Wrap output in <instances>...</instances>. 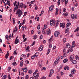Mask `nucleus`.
<instances>
[{"mask_svg": "<svg viewBox=\"0 0 79 79\" xmlns=\"http://www.w3.org/2000/svg\"><path fill=\"white\" fill-rule=\"evenodd\" d=\"M12 19H13V23H14V24H15V19L14 18H13Z\"/></svg>", "mask_w": 79, "mask_h": 79, "instance_id": "44", "label": "nucleus"}, {"mask_svg": "<svg viewBox=\"0 0 79 79\" xmlns=\"http://www.w3.org/2000/svg\"><path fill=\"white\" fill-rule=\"evenodd\" d=\"M28 73L29 74H32V71L30 70L28 71Z\"/></svg>", "mask_w": 79, "mask_h": 79, "instance_id": "43", "label": "nucleus"}, {"mask_svg": "<svg viewBox=\"0 0 79 79\" xmlns=\"http://www.w3.org/2000/svg\"><path fill=\"white\" fill-rule=\"evenodd\" d=\"M53 73H54V70L53 69H51L50 70V73L49 75V77H51V76L53 74Z\"/></svg>", "mask_w": 79, "mask_h": 79, "instance_id": "6", "label": "nucleus"}, {"mask_svg": "<svg viewBox=\"0 0 79 79\" xmlns=\"http://www.w3.org/2000/svg\"><path fill=\"white\" fill-rule=\"evenodd\" d=\"M40 51H42L43 50V46H40Z\"/></svg>", "mask_w": 79, "mask_h": 79, "instance_id": "24", "label": "nucleus"}, {"mask_svg": "<svg viewBox=\"0 0 79 79\" xmlns=\"http://www.w3.org/2000/svg\"><path fill=\"white\" fill-rule=\"evenodd\" d=\"M53 38V36H52L50 38L49 40V41L51 42L52 40V39Z\"/></svg>", "mask_w": 79, "mask_h": 79, "instance_id": "39", "label": "nucleus"}, {"mask_svg": "<svg viewBox=\"0 0 79 79\" xmlns=\"http://www.w3.org/2000/svg\"><path fill=\"white\" fill-rule=\"evenodd\" d=\"M71 26V23H70L69 22V23H67L66 25V28H68V27H69V26Z\"/></svg>", "mask_w": 79, "mask_h": 79, "instance_id": "16", "label": "nucleus"}, {"mask_svg": "<svg viewBox=\"0 0 79 79\" xmlns=\"http://www.w3.org/2000/svg\"><path fill=\"white\" fill-rule=\"evenodd\" d=\"M22 37H23V39H24V38H25V37H26V35L23 34L22 35Z\"/></svg>", "mask_w": 79, "mask_h": 79, "instance_id": "49", "label": "nucleus"}, {"mask_svg": "<svg viewBox=\"0 0 79 79\" xmlns=\"http://www.w3.org/2000/svg\"><path fill=\"white\" fill-rule=\"evenodd\" d=\"M52 44H50L49 45V48H52Z\"/></svg>", "mask_w": 79, "mask_h": 79, "instance_id": "61", "label": "nucleus"}, {"mask_svg": "<svg viewBox=\"0 0 79 79\" xmlns=\"http://www.w3.org/2000/svg\"><path fill=\"white\" fill-rule=\"evenodd\" d=\"M60 34V33L58 31H55L54 33V36L56 37H58Z\"/></svg>", "mask_w": 79, "mask_h": 79, "instance_id": "5", "label": "nucleus"}, {"mask_svg": "<svg viewBox=\"0 0 79 79\" xmlns=\"http://www.w3.org/2000/svg\"><path fill=\"white\" fill-rule=\"evenodd\" d=\"M51 33V32L50 31V29H49L47 32V35H50Z\"/></svg>", "mask_w": 79, "mask_h": 79, "instance_id": "20", "label": "nucleus"}, {"mask_svg": "<svg viewBox=\"0 0 79 79\" xmlns=\"http://www.w3.org/2000/svg\"><path fill=\"white\" fill-rule=\"evenodd\" d=\"M38 55H39V53H35V54L34 56H35V57H37V56H38Z\"/></svg>", "mask_w": 79, "mask_h": 79, "instance_id": "38", "label": "nucleus"}, {"mask_svg": "<svg viewBox=\"0 0 79 79\" xmlns=\"http://www.w3.org/2000/svg\"><path fill=\"white\" fill-rule=\"evenodd\" d=\"M46 79V77H43L41 78L40 79Z\"/></svg>", "mask_w": 79, "mask_h": 79, "instance_id": "57", "label": "nucleus"}, {"mask_svg": "<svg viewBox=\"0 0 79 79\" xmlns=\"http://www.w3.org/2000/svg\"><path fill=\"white\" fill-rule=\"evenodd\" d=\"M25 79H29V75H27L25 77Z\"/></svg>", "mask_w": 79, "mask_h": 79, "instance_id": "48", "label": "nucleus"}, {"mask_svg": "<svg viewBox=\"0 0 79 79\" xmlns=\"http://www.w3.org/2000/svg\"><path fill=\"white\" fill-rule=\"evenodd\" d=\"M77 37H78V36H79V32H78L77 33Z\"/></svg>", "mask_w": 79, "mask_h": 79, "instance_id": "64", "label": "nucleus"}, {"mask_svg": "<svg viewBox=\"0 0 79 79\" xmlns=\"http://www.w3.org/2000/svg\"><path fill=\"white\" fill-rule=\"evenodd\" d=\"M23 64H24V62L23 60H22L20 62V66H23Z\"/></svg>", "mask_w": 79, "mask_h": 79, "instance_id": "19", "label": "nucleus"}, {"mask_svg": "<svg viewBox=\"0 0 79 79\" xmlns=\"http://www.w3.org/2000/svg\"><path fill=\"white\" fill-rule=\"evenodd\" d=\"M40 29V25H39L37 26V29H38V30Z\"/></svg>", "mask_w": 79, "mask_h": 79, "instance_id": "34", "label": "nucleus"}, {"mask_svg": "<svg viewBox=\"0 0 79 79\" xmlns=\"http://www.w3.org/2000/svg\"><path fill=\"white\" fill-rule=\"evenodd\" d=\"M53 8H52V7H50L49 8V10L50 11H53Z\"/></svg>", "mask_w": 79, "mask_h": 79, "instance_id": "31", "label": "nucleus"}, {"mask_svg": "<svg viewBox=\"0 0 79 79\" xmlns=\"http://www.w3.org/2000/svg\"><path fill=\"white\" fill-rule=\"evenodd\" d=\"M14 55H16V54H17V53H16V50H15L14 51Z\"/></svg>", "mask_w": 79, "mask_h": 79, "instance_id": "52", "label": "nucleus"}, {"mask_svg": "<svg viewBox=\"0 0 79 79\" xmlns=\"http://www.w3.org/2000/svg\"><path fill=\"white\" fill-rule=\"evenodd\" d=\"M46 28H47V25H44V27L43 28H44L45 29H46Z\"/></svg>", "mask_w": 79, "mask_h": 79, "instance_id": "63", "label": "nucleus"}, {"mask_svg": "<svg viewBox=\"0 0 79 79\" xmlns=\"http://www.w3.org/2000/svg\"><path fill=\"white\" fill-rule=\"evenodd\" d=\"M68 59H65L63 60V61L64 63H67V62H68Z\"/></svg>", "mask_w": 79, "mask_h": 79, "instance_id": "21", "label": "nucleus"}, {"mask_svg": "<svg viewBox=\"0 0 79 79\" xmlns=\"http://www.w3.org/2000/svg\"><path fill=\"white\" fill-rule=\"evenodd\" d=\"M23 8H24V9H26V5L23 4Z\"/></svg>", "mask_w": 79, "mask_h": 79, "instance_id": "54", "label": "nucleus"}, {"mask_svg": "<svg viewBox=\"0 0 79 79\" xmlns=\"http://www.w3.org/2000/svg\"><path fill=\"white\" fill-rule=\"evenodd\" d=\"M63 15L65 17H66L68 15V12H66L65 13H63Z\"/></svg>", "mask_w": 79, "mask_h": 79, "instance_id": "13", "label": "nucleus"}, {"mask_svg": "<svg viewBox=\"0 0 79 79\" xmlns=\"http://www.w3.org/2000/svg\"><path fill=\"white\" fill-rule=\"evenodd\" d=\"M58 63V62L57 61V60H56L54 64H57Z\"/></svg>", "mask_w": 79, "mask_h": 79, "instance_id": "36", "label": "nucleus"}, {"mask_svg": "<svg viewBox=\"0 0 79 79\" xmlns=\"http://www.w3.org/2000/svg\"><path fill=\"white\" fill-rule=\"evenodd\" d=\"M5 1L6 5H8L9 6H10V1L4 0Z\"/></svg>", "mask_w": 79, "mask_h": 79, "instance_id": "8", "label": "nucleus"}, {"mask_svg": "<svg viewBox=\"0 0 79 79\" xmlns=\"http://www.w3.org/2000/svg\"><path fill=\"white\" fill-rule=\"evenodd\" d=\"M35 44V41L33 42V43L31 45L32 46H33V45H34Z\"/></svg>", "mask_w": 79, "mask_h": 79, "instance_id": "53", "label": "nucleus"}, {"mask_svg": "<svg viewBox=\"0 0 79 79\" xmlns=\"http://www.w3.org/2000/svg\"><path fill=\"white\" fill-rule=\"evenodd\" d=\"M56 60H57V61L59 62V61H60V57L58 56Z\"/></svg>", "mask_w": 79, "mask_h": 79, "instance_id": "30", "label": "nucleus"}, {"mask_svg": "<svg viewBox=\"0 0 79 79\" xmlns=\"http://www.w3.org/2000/svg\"><path fill=\"white\" fill-rule=\"evenodd\" d=\"M75 58L76 60H79V57L77 55L75 57Z\"/></svg>", "mask_w": 79, "mask_h": 79, "instance_id": "23", "label": "nucleus"}, {"mask_svg": "<svg viewBox=\"0 0 79 79\" xmlns=\"http://www.w3.org/2000/svg\"><path fill=\"white\" fill-rule=\"evenodd\" d=\"M17 3L18 4L16 5L15 6V8L14 10V12H15V11H16L17 10H18V6L19 5V2L18 1L17 2Z\"/></svg>", "mask_w": 79, "mask_h": 79, "instance_id": "3", "label": "nucleus"}, {"mask_svg": "<svg viewBox=\"0 0 79 79\" xmlns=\"http://www.w3.org/2000/svg\"><path fill=\"white\" fill-rule=\"evenodd\" d=\"M60 2H61V1L60 0H59L58 1V5L59 6L60 5Z\"/></svg>", "mask_w": 79, "mask_h": 79, "instance_id": "42", "label": "nucleus"}, {"mask_svg": "<svg viewBox=\"0 0 79 79\" xmlns=\"http://www.w3.org/2000/svg\"><path fill=\"white\" fill-rule=\"evenodd\" d=\"M55 20H53V19H52L50 21V25L51 26H55Z\"/></svg>", "mask_w": 79, "mask_h": 79, "instance_id": "4", "label": "nucleus"}, {"mask_svg": "<svg viewBox=\"0 0 79 79\" xmlns=\"http://www.w3.org/2000/svg\"><path fill=\"white\" fill-rule=\"evenodd\" d=\"M60 27H62V28H64L65 27V24L64 23H60Z\"/></svg>", "mask_w": 79, "mask_h": 79, "instance_id": "10", "label": "nucleus"}, {"mask_svg": "<svg viewBox=\"0 0 79 79\" xmlns=\"http://www.w3.org/2000/svg\"><path fill=\"white\" fill-rule=\"evenodd\" d=\"M21 71H23V73H27V71L26 70V67H25V68H22L21 69Z\"/></svg>", "mask_w": 79, "mask_h": 79, "instance_id": "7", "label": "nucleus"}, {"mask_svg": "<svg viewBox=\"0 0 79 79\" xmlns=\"http://www.w3.org/2000/svg\"><path fill=\"white\" fill-rule=\"evenodd\" d=\"M23 3H21L20 4V6L21 8H23Z\"/></svg>", "mask_w": 79, "mask_h": 79, "instance_id": "45", "label": "nucleus"}, {"mask_svg": "<svg viewBox=\"0 0 79 79\" xmlns=\"http://www.w3.org/2000/svg\"><path fill=\"white\" fill-rule=\"evenodd\" d=\"M50 49H48V52L47 53V55H48L50 53Z\"/></svg>", "mask_w": 79, "mask_h": 79, "instance_id": "27", "label": "nucleus"}, {"mask_svg": "<svg viewBox=\"0 0 79 79\" xmlns=\"http://www.w3.org/2000/svg\"><path fill=\"white\" fill-rule=\"evenodd\" d=\"M26 50H29V46H28L26 48Z\"/></svg>", "mask_w": 79, "mask_h": 79, "instance_id": "51", "label": "nucleus"}, {"mask_svg": "<svg viewBox=\"0 0 79 79\" xmlns=\"http://www.w3.org/2000/svg\"><path fill=\"white\" fill-rule=\"evenodd\" d=\"M63 11L64 12H66V9L65 8H64Z\"/></svg>", "mask_w": 79, "mask_h": 79, "instance_id": "59", "label": "nucleus"}, {"mask_svg": "<svg viewBox=\"0 0 79 79\" xmlns=\"http://www.w3.org/2000/svg\"><path fill=\"white\" fill-rule=\"evenodd\" d=\"M30 79H37L35 78V77H34V75L32 77H31L30 78Z\"/></svg>", "mask_w": 79, "mask_h": 79, "instance_id": "37", "label": "nucleus"}, {"mask_svg": "<svg viewBox=\"0 0 79 79\" xmlns=\"http://www.w3.org/2000/svg\"><path fill=\"white\" fill-rule=\"evenodd\" d=\"M16 14V15H18V16L19 18L21 16V15L23 14V12L21 9H19L17 11Z\"/></svg>", "mask_w": 79, "mask_h": 79, "instance_id": "2", "label": "nucleus"}, {"mask_svg": "<svg viewBox=\"0 0 79 79\" xmlns=\"http://www.w3.org/2000/svg\"><path fill=\"white\" fill-rule=\"evenodd\" d=\"M8 77L9 79H11V77L10 76V75H8Z\"/></svg>", "mask_w": 79, "mask_h": 79, "instance_id": "58", "label": "nucleus"}, {"mask_svg": "<svg viewBox=\"0 0 79 79\" xmlns=\"http://www.w3.org/2000/svg\"><path fill=\"white\" fill-rule=\"evenodd\" d=\"M66 38H64L63 40V42L64 43H65L66 42Z\"/></svg>", "mask_w": 79, "mask_h": 79, "instance_id": "41", "label": "nucleus"}, {"mask_svg": "<svg viewBox=\"0 0 79 79\" xmlns=\"http://www.w3.org/2000/svg\"><path fill=\"white\" fill-rule=\"evenodd\" d=\"M69 28H67L65 31V33H67L69 32Z\"/></svg>", "mask_w": 79, "mask_h": 79, "instance_id": "22", "label": "nucleus"}, {"mask_svg": "<svg viewBox=\"0 0 79 79\" xmlns=\"http://www.w3.org/2000/svg\"><path fill=\"white\" fill-rule=\"evenodd\" d=\"M46 69V68L45 67H43L42 68V70H45Z\"/></svg>", "mask_w": 79, "mask_h": 79, "instance_id": "55", "label": "nucleus"}, {"mask_svg": "<svg viewBox=\"0 0 79 79\" xmlns=\"http://www.w3.org/2000/svg\"><path fill=\"white\" fill-rule=\"evenodd\" d=\"M75 46H76V45L75 44H73L72 46V48H74Z\"/></svg>", "mask_w": 79, "mask_h": 79, "instance_id": "50", "label": "nucleus"}, {"mask_svg": "<svg viewBox=\"0 0 79 79\" xmlns=\"http://www.w3.org/2000/svg\"><path fill=\"white\" fill-rule=\"evenodd\" d=\"M74 59V56L73 55H71L70 56V61H72L73 59Z\"/></svg>", "mask_w": 79, "mask_h": 79, "instance_id": "9", "label": "nucleus"}, {"mask_svg": "<svg viewBox=\"0 0 79 79\" xmlns=\"http://www.w3.org/2000/svg\"><path fill=\"white\" fill-rule=\"evenodd\" d=\"M35 56L34 55H33L31 57V58L32 60H33V59H34V58H35Z\"/></svg>", "mask_w": 79, "mask_h": 79, "instance_id": "40", "label": "nucleus"}, {"mask_svg": "<svg viewBox=\"0 0 79 79\" xmlns=\"http://www.w3.org/2000/svg\"><path fill=\"white\" fill-rule=\"evenodd\" d=\"M8 51H7V54H6L5 58H6V59H7V58H8V56H9V53H8Z\"/></svg>", "mask_w": 79, "mask_h": 79, "instance_id": "11", "label": "nucleus"}, {"mask_svg": "<svg viewBox=\"0 0 79 79\" xmlns=\"http://www.w3.org/2000/svg\"><path fill=\"white\" fill-rule=\"evenodd\" d=\"M25 63H27V64H29V61H28L27 60H26L25 61Z\"/></svg>", "mask_w": 79, "mask_h": 79, "instance_id": "47", "label": "nucleus"}, {"mask_svg": "<svg viewBox=\"0 0 79 79\" xmlns=\"http://www.w3.org/2000/svg\"><path fill=\"white\" fill-rule=\"evenodd\" d=\"M75 19H77V14H76L75 15Z\"/></svg>", "mask_w": 79, "mask_h": 79, "instance_id": "56", "label": "nucleus"}, {"mask_svg": "<svg viewBox=\"0 0 79 79\" xmlns=\"http://www.w3.org/2000/svg\"><path fill=\"white\" fill-rule=\"evenodd\" d=\"M37 38V35H34V39L35 40Z\"/></svg>", "mask_w": 79, "mask_h": 79, "instance_id": "29", "label": "nucleus"}, {"mask_svg": "<svg viewBox=\"0 0 79 79\" xmlns=\"http://www.w3.org/2000/svg\"><path fill=\"white\" fill-rule=\"evenodd\" d=\"M71 17L72 19H74L75 18V16L74 14H72L71 15Z\"/></svg>", "mask_w": 79, "mask_h": 79, "instance_id": "17", "label": "nucleus"}, {"mask_svg": "<svg viewBox=\"0 0 79 79\" xmlns=\"http://www.w3.org/2000/svg\"><path fill=\"white\" fill-rule=\"evenodd\" d=\"M42 32L43 34H45V29L44 28H42Z\"/></svg>", "mask_w": 79, "mask_h": 79, "instance_id": "33", "label": "nucleus"}, {"mask_svg": "<svg viewBox=\"0 0 79 79\" xmlns=\"http://www.w3.org/2000/svg\"><path fill=\"white\" fill-rule=\"evenodd\" d=\"M8 77L7 75H4L3 77H2L3 79H6Z\"/></svg>", "mask_w": 79, "mask_h": 79, "instance_id": "25", "label": "nucleus"}, {"mask_svg": "<svg viewBox=\"0 0 79 79\" xmlns=\"http://www.w3.org/2000/svg\"><path fill=\"white\" fill-rule=\"evenodd\" d=\"M71 73L73 74H75V73H76V70L75 69L72 70L71 71Z\"/></svg>", "mask_w": 79, "mask_h": 79, "instance_id": "15", "label": "nucleus"}, {"mask_svg": "<svg viewBox=\"0 0 79 79\" xmlns=\"http://www.w3.org/2000/svg\"><path fill=\"white\" fill-rule=\"evenodd\" d=\"M8 37H9V36H8V35H7L5 37V39H8Z\"/></svg>", "mask_w": 79, "mask_h": 79, "instance_id": "60", "label": "nucleus"}, {"mask_svg": "<svg viewBox=\"0 0 79 79\" xmlns=\"http://www.w3.org/2000/svg\"><path fill=\"white\" fill-rule=\"evenodd\" d=\"M68 2V0H65V5H66Z\"/></svg>", "mask_w": 79, "mask_h": 79, "instance_id": "35", "label": "nucleus"}, {"mask_svg": "<svg viewBox=\"0 0 79 79\" xmlns=\"http://www.w3.org/2000/svg\"><path fill=\"white\" fill-rule=\"evenodd\" d=\"M67 67H68V66H66L64 67V70H66V69H67Z\"/></svg>", "mask_w": 79, "mask_h": 79, "instance_id": "62", "label": "nucleus"}, {"mask_svg": "<svg viewBox=\"0 0 79 79\" xmlns=\"http://www.w3.org/2000/svg\"><path fill=\"white\" fill-rule=\"evenodd\" d=\"M19 42V40H15V44H17Z\"/></svg>", "mask_w": 79, "mask_h": 79, "instance_id": "26", "label": "nucleus"}, {"mask_svg": "<svg viewBox=\"0 0 79 79\" xmlns=\"http://www.w3.org/2000/svg\"><path fill=\"white\" fill-rule=\"evenodd\" d=\"M59 23H60V20H57V23H56V27H57L58 26V24H59Z\"/></svg>", "mask_w": 79, "mask_h": 79, "instance_id": "18", "label": "nucleus"}, {"mask_svg": "<svg viewBox=\"0 0 79 79\" xmlns=\"http://www.w3.org/2000/svg\"><path fill=\"white\" fill-rule=\"evenodd\" d=\"M79 28L77 27L76 29V30L74 31V32H78L79 31Z\"/></svg>", "mask_w": 79, "mask_h": 79, "instance_id": "28", "label": "nucleus"}, {"mask_svg": "<svg viewBox=\"0 0 79 79\" xmlns=\"http://www.w3.org/2000/svg\"><path fill=\"white\" fill-rule=\"evenodd\" d=\"M12 64L13 66H16L17 65V64H16V62H14L12 63Z\"/></svg>", "mask_w": 79, "mask_h": 79, "instance_id": "32", "label": "nucleus"}, {"mask_svg": "<svg viewBox=\"0 0 79 79\" xmlns=\"http://www.w3.org/2000/svg\"><path fill=\"white\" fill-rule=\"evenodd\" d=\"M38 72V70H36L35 71V72L33 73V74L34 75L33 77H35V78L36 79H38L39 76V73H37Z\"/></svg>", "mask_w": 79, "mask_h": 79, "instance_id": "1", "label": "nucleus"}, {"mask_svg": "<svg viewBox=\"0 0 79 79\" xmlns=\"http://www.w3.org/2000/svg\"><path fill=\"white\" fill-rule=\"evenodd\" d=\"M70 47H71V45L69 43H67L66 44V47L67 48H70Z\"/></svg>", "mask_w": 79, "mask_h": 79, "instance_id": "12", "label": "nucleus"}, {"mask_svg": "<svg viewBox=\"0 0 79 79\" xmlns=\"http://www.w3.org/2000/svg\"><path fill=\"white\" fill-rule=\"evenodd\" d=\"M66 56V54L64 53L63 54V57L64 58H65Z\"/></svg>", "mask_w": 79, "mask_h": 79, "instance_id": "46", "label": "nucleus"}, {"mask_svg": "<svg viewBox=\"0 0 79 79\" xmlns=\"http://www.w3.org/2000/svg\"><path fill=\"white\" fill-rule=\"evenodd\" d=\"M71 62H72L73 64H76L77 63V61L75 60H72Z\"/></svg>", "mask_w": 79, "mask_h": 79, "instance_id": "14", "label": "nucleus"}]
</instances>
